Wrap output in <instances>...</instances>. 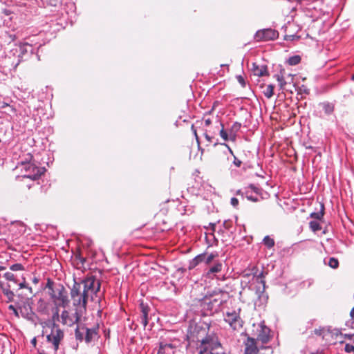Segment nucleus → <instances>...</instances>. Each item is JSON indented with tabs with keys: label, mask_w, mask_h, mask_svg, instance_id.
<instances>
[{
	"label": "nucleus",
	"mask_w": 354,
	"mask_h": 354,
	"mask_svg": "<svg viewBox=\"0 0 354 354\" xmlns=\"http://www.w3.org/2000/svg\"><path fill=\"white\" fill-rule=\"evenodd\" d=\"M100 288V283L94 277H88L80 283L75 281L71 290V297L73 305L80 309H85L88 299H93Z\"/></svg>",
	"instance_id": "f257e3e1"
},
{
	"label": "nucleus",
	"mask_w": 354,
	"mask_h": 354,
	"mask_svg": "<svg viewBox=\"0 0 354 354\" xmlns=\"http://www.w3.org/2000/svg\"><path fill=\"white\" fill-rule=\"evenodd\" d=\"M199 350V354H229L216 340L207 338L202 341Z\"/></svg>",
	"instance_id": "f03ea898"
},
{
	"label": "nucleus",
	"mask_w": 354,
	"mask_h": 354,
	"mask_svg": "<svg viewBox=\"0 0 354 354\" xmlns=\"http://www.w3.org/2000/svg\"><path fill=\"white\" fill-rule=\"evenodd\" d=\"M17 169L24 172L22 177L31 180L37 179L44 172V168H39L31 162H21Z\"/></svg>",
	"instance_id": "7ed1b4c3"
},
{
	"label": "nucleus",
	"mask_w": 354,
	"mask_h": 354,
	"mask_svg": "<svg viewBox=\"0 0 354 354\" xmlns=\"http://www.w3.org/2000/svg\"><path fill=\"white\" fill-rule=\"evenodd\" d=\"M251 335L262 343H266L270 339V329L263 323L254 324Z\"/></svg>",
	"instance_id": "20e7f679"
},
{
	"label": "nucleus",
	"mask_w": 354,
	"mask_h": 354,
	"mask_svg": "<svg viewBox=\"0 0 354 354\" xmlns=\"http://www.w3.org/2000/svg\"><path fill=\"white\" fill-rule=\"evenodd\" d=\"M51 297L54 299V302L58 306L66 307L68 304L67 293L63 287L53 290Z\"/></svg>",
	"instance_id": "39448f33"
},
{
	"label": "nucleus",
	"mask_w": 354,
	"mask_h": 354,
	"mask_svg": "<svg viewBox=\"0 0 354 354\" xmlns=\"http://www.w3.org/2000/svg\"><path fill=\"white\" fill-rule=\"evenodd\" d=\"M81 310V309H80ZM80 317L79 310L76 308L74 311L64 310L61 314L62 322L68 326H72L77 323Z\"/></svg>",
	"instance_id": "423d86ee"
},
{
	"label": "nucleus",
	"mask_w": 354,
	"mask_h": 354,
	"mask_svg": "<svg viewBox=\"0 0 354 354\" xmlns=\"http://www.w3.org/2000/svg\"><path fill=\"white\" fill-rule=\"evenodd\" d=\"M225 320L234 330H239L242 327V321L239 314L235 311L227 313Z\"/></svg>",
	"instance_id": "0eeeda50"
},
{
	"label": "nucleus",
	"mask_w": 354,
	"mask_h": 354,
	"mask_svg": "<svg viewBox=\"0 0 354 354\" xmlns=\"http://www.w3.org/2000/svg\"><path fill=\"white\" fill-rule=\"evenodd\" d=\"M63 337V333L57 328H53L50 334L47 335V339L49 342H52L55 349H57L59 344Z\"/></svg>",
	"instance_id": "6e6552de"
},
{
	"label": "nucleus",
	"mask_w": 354,
	"mask_h": 354,
	"mask_svg": "<svg viewBox=\"0 0 354 354\" xmlns=\"http://www.w3.org/2000/svg\"><path fill=\"white\" fill-rule=\"evenodd\" d=\"M84 333H85V340L86 342H91L96 335V332L94 329L80 328L79 326L76 328V335L78 338L81 339L82 335Z\"/></svg>",
	"instance_id": "1a4fd4ad"
},
{
	"label": "nucleus",
	"mask_w": 354,
	"mask_h": 354,
	"mask_svg": "<svg viewBox=\"0 0 354 354\" xmlns=\"http://www.w3.org/2000/svg\"><path fill=\"white\" fill-rule=\"evenodd\" d=\"M245 354H257L258 348L256 346L255 339L254 337H248L245 343Z\"/></svg>",
	"instance_id": "9d476101"
},
{
	"label": "nucleus",
	"mask_w": 354,
	"mask_h": 354,
	"mask_svg": "<svg viewBox=\"0 0 354 354\" xmlns=\"http://www.w3.org/2000/svg\"><path fill=\"white\" fill-rule=\"evenodd\" d=\"M256 36L259 39L270 40L274 39L277 37V33L272 29H266L258 31Z\"/></svg>",
	"instance_id": "9b49d317"
},
{
	"label": "nucleus",
	"mask_w": 354,
	"mask_h": 354,
	"mask_svg": "<svg viewBox=\"0 0 354 354\" xmlns=\"http://www.w3.org/2000/svg\"><path fill=\"white\" fill-rule=\"evenodd\" d=\"M252 72L256 76L261 77L266 75L267 66L265 65H259L257 63H253L251 68Z\"/></svg>",
	"instance_id": "f8f14e48"
},
{
	"label": "nucleus",
	"mask_w": 354,
	"mask_h": 354,
	"mask_svg": "<svg viewBox=\"0 0 354 354\" xmlns=\"http://www.w3.org/2000/svg\"><path fill=\"white\" fill-rule=\"evenodd\" d=\"M221 269L222 264L221 263H217L209 269L205 275L209 278H212L216 273L221 272Z\"/></svg>",
	"instance_id": "ddd939ff"
},
{
	"label": "nucleus",
	"mask_w": 354,
	"mask_h": 354,
	"mask_svg": "<svg viewBox=\"0 0 354 354\" xmlns=\"http://www.w3.org/2000/svg\"><path fill=\"white\" fill-rule=\"evenodd\" d=\"M220 136L221 137L225 140V141H227L228 140H231L232 141H234L235 140V138H236V136H235V133H232V132H230V133H227L225 130H224V128L223 127H222V129H221L220 131Z\"/></svg>",
	"instance_id": "4468645a"
},
{
	"label": "nucleus",
	"mask_w": 354,
	"mask_h": 354,
	"mask_svg": "<svg viewBox=\"0 0 354 354\" xmlns=\"http://www.w3.org/2000/svg\"><path fill=\"white\" fill-rule=\"evenodd\" d=\"M205 260V254H200L194 258L190 263V268H194L199 263L203 262Z\"/></svg>",
	"instance_id": "2eb2a0df"
},
{
	"label": "nucleus",
	"mask_w": 354,
	"mask_h": 354,
	"mask_svg": "<svg viewBox=\"0 0 354 354\" xmlns=\"http://www.w3.org/2000/svg\"><path fill=\"white\" fill-rule=\"evenodd\" d=\"M323 109L326 114H330L334 111V104L329 102H324L322 104Z\"/></svg>",
	"instance_id": "dca6fc26"
},
{
	"label": "nucleus",
	"mask_w": 354,
	"mask_h": 354,
	"mask_svg": "<svg viewBox=\"0 0 354 354\" xmlns=\"http://www.w3.org/2000/svg\"><path fill=\"white\" fill-rule=\"evenodd\" d=\"M141 308H142V322L143 325L145 326L147 323V315H148V310L146 306L143 305V304H141Z\"/></svg>",
	"instance_id": "f3484780"
},
{
	"label": "nucleus",
	"mask_w": 354,
	"mask_h": 354,
	"mask_svg": "<svg viewBox=\"0 0 354 354\" xmlns=\"http://www.w3.org/2000/svg\"><path fill=\"white\" fill-rule=\"evenodd\" d=\"M0 287L2 288L4 294L10 299L13 297L14 294L13 292L10 290V288H11V285H8V287H4L3 283L0 281Z\"/></svg>",
	"instance_id": "a211bd4d"
},
{
	"label": "nucleus",
	"mask_w": 354,
	"mask_h": 354,
	"mask_svg": "<svg viewBox=\"0 0 354 354\" xmlns=\"http://www.w3.org/2000/svg\"><path fill=\"white\" fill-rule=\"evenodd\" d=\"M275 77L277 78V82H279L280 88H283L286 84V82L285 81L282 72L281 71L280 74L276 75Z\"/></svg>",
	"instance_id": "6ab92c4d"
},
{
	"label": "nucleus",
	"mask_w": 354,
	"mask_h": 354,
	"mask_svg": "<svg viewBox=\"0 0 354 354\" xmlns=\"http://www.w3.org/2000/svg\"><path fill=\"white\" fill-rule=\"evenodd\" d=\"M3 277L7 281L12 282L14 284H17V280H16L15 277L12 272H6L3 274Z\"/></svg>",
	"instance_id": "aec40b11"
},
{
	"label": "nucleus",
	"mask_w": 354,
	"mask_h": 354,
	"mask_svg": "<svg viewBox=\"0 0 354 354\" xmlns=\"http://www.w3.org/2000/svg\"><path fill=\"white\" fill-rule=\"evenodd\" d=\"M274 86L272 84H269L267 86L266 91L264 92L265 95L270 98L273 95Z\"/></svg>",
	"instance_id": "412c9836"
},
{
	"label": "nucleus",
	"mask_w": 354,
	"mask_h": 354,
	"mask_svg": "<svg viewBox=\"0 0 354 354\" xmlns=\"http://www.w3.org/2000/svg\"><path fill=\"white\" fill-rule=\"evenodd\" d=\"M301 58L299 56L296 55L291 57L288 59V63L290 65H296L300 62Z\"/></svg>",
	"instance_id": "4be33fe9"
},
{
	"label": "nucleus",
	"mask_w": 354,
	"mask_h": 354,
	"mask_svg": "<svg viewBox=\"0 0 354 354\" xmlns=\"http://www.w3.org/2000/svg\"><path fill=\"white\" fill-rule=\"evenodd\" d=\"M263 243L267 245L268 248H271L274 245V240L269 236H266L263 239Z\"/></svg>",
	"instance_id": "5701e85b"
},
{
	"label": "nucleus",
	"mask_w": 354,
	"mask_h": 354,
	"mask_svg": "<svg viewBox=\"0 0 354 354\" xmlns=\"http://www.w3.org/2000/svg\"><path fill=\"white\" fill-rule=\"evenodd\" d=\"M339 263L337 259L335 258H330L328 261V266L332 268H337L338 267Z\"/></svg>",
	"instance_id": "b1692460"
},
{
	"label": "nucleus",
	"mask_w": 354,
	"mask_h": 354,
	"mask_svg": "<svg viewBox=\"0 0 354 354\" xmlns=\"http://www.w3.org/2000/svg\"><path fill=\"white\" fill-rule=\"evenodd\" d=\"M322 209L319 212L312 213L311 216L317 219H320L324 215V205H321Z\"/></svg>",
	"instance_id": "393cba45"
},
{
	"label": "nucleus",
	"mask_w": 354,
	"mask_h": 354,
	"mask_svg": "<svg viewBox=\"0 0 354 354\" xmlns=\"http://www.w3.org/2000/svg\"><path fill=\"white\" fill-rule=\"evenodd\" d=\"M310 227L314 232L317 231L321 228L319 224L317 221L310 222Z\"/></svg>",
	"instance_id": "a878e982"
},
{
	"label": "nucleus",
	"mask_w": 354,
	"mask_h": 354,
	"mask_svg": "<svg viewBox=\"0 0 354 354\" xmlns=\"http://www.w3.org/2000/svg\"><path fill=\"white\" fill-rule=\"evenodd\" d=\"M10 268L12 271H18V270H22L24 269V267L20 263H16V264L12 265Z\"/></svg>",
	"instance_id": "bb28decb"
},
{
	"label": "nucleus",
	"mask_w": 354,
	"mask_h": 354,
	"mask_svg": "<svg viewBox=\"0 0 354 354\" xmlns=\"http://www.w3.org/2000/svg\"><path fill=\"white\" fill-rule=\"evenodd\" d=\"M19 288H27L29 290L30 295L32 294V288L28 287L26 286L25 279H23V281H21V283H19Z\"/></svg>",
	"instance_id": "cd10ccee"
},
{
	"label": "nucleus",
	"mask_w": 354,
	"mask_h": 354,
	"mask_svg": "<svg viewBox=\"0 0 354 354\" xmlns=\"http://www.w3.org/2000/svg\"><path fill=\"white\" fill-rule=\"evenodd\" d=\"M215 255L213 254H209L208 256L205 255V260L203 262H205V264H209L214 259Z\"/></svg>",
	"instance_id": "c85d7f7f"
},
{
	"label": "nucleus",
	"mask_w": 354,
	"mask_h": 354,
	"mask_svg": "<svg viewBox=\"0 0 354 354\" xmlns=\"http://www.w3.org/2000/svg\"><path fill=\"white\" fill-rule=\"evenodd\" d=\"M345 351L346 353H352L354 352V346L351 344H346L345 345Z\"/></svg>",
	"instance_id": "c756f323"
},
{
	"label": "nucleus",
	"mask_w": 354,
	"mask_h": 354,
	"mask_svg": "<svg viewBox=\"0 0 354 354\" xmlns=\"http://www.w3.org/2000/svg\"><path fill=\"white\" fill-rule=\"evenodd\" d=\"M299 39V37L296 36V35H286L285 36V39L286 40H290V41H293L295 39Z\"/></svg>",
	"instance_id": "7c9ffc66"
},
{
	"label": "nucleus",
	"mask_w": 354,
	"mask_h": 354,
	"mask_svg": "<svg viewBox=\"0 0 354 354\" xmlns=\"http://www.w3.org/2000/svg\"><path fill=\"white\" fill-rule=\"evenodd\" d=\"M237 81L242 86H244L245 84V80L243 77L241 75H237L236 76Z\"/></svg>",
	"instance_id": "2f4dec72"
},
{
	"label": "nucleus",
	"mask_w": 354,
	"mask_h": 354,
	"mask_svg": "<svg viewBox=\"0 0 354 354\" xmlns=\"http://www.w3.org/2000/svg\"><path fill=\"white\" fill-rule=\"evenodd\" d=\"M246 194H247L246 197H247V198H248V200L252 201H253V202H256V201H258V198H254V197H253L252 196L249 195V190H248V191H247Z\"/></svg>",
	"instance_id": "473e14b6"
},
{
	"label": "nucleus",
	"mask_w": 354,
	"mask_h": 354,
	"mask_svg": "<svg viewBox=\"0 0 354 354\" xmlns=\"http://www.w3.org/2000/svg\"><path fill=\"white\" fill-rule=\"evenodd\" d=\"M231 204L234 206V207H236L237 206V205L239 204V201L237 198H231Z\"/></svg>",
	"instance_id": "72a5a7b5"
},
{
	"label": "nucleus",
	"mask_w": 354,
	"mask_h": 354,
	"mask_svg": "<svg viewBox=\"0 0 354 354\" xmlns=\"http://www.w3.org/2000/svg\"><path fill=\"white\" fill-rule=\"evenodd\" d=\"M234 164L236 166V167H240L241 165V161L238 160L236 157H234Z\"/></svg>",
	"instance_id": "f704fd0d"
},
{
	"label": "nucleus",
	"mask_w": 354,
	"mask_h": 354,
	"mask_svg": "<svg viewBox=\"0 0 354 354\" xmlns=\"http://www.w3.org/2000/svg\"><path fill=\"white\" fill-rule=\"evenodd\" d=\"M249 189H251V191L254 192V193L259 194V189L253 185L250 186Z\"/></svg>",
	"instance_id": "c9c22d12"
},
{
	"label": "nucleus",
	"mask_w": 354,
	"mask_h": 354,
	"mask_svg": "<svg viewBox=\"0 0 354 354\" xmlns=\"http://www.w3.org/2000/svg\"><path fill=\"white\" fill-rule=\"evenodd\" d=\"M204 122H205V126H209L212 122H211V120L208 118V119H205Z\"/></svg>",
	"instance_id": "e433bc0d"
},
{
	"label": "nucleus",
	"mask_w": 354,
	"mask_h": 354,
	"mask_svg": "<svg viewBox=\"0 0 354 354\" xmlns=\"http://www.w3.org/2000/svg\"><path fill=\"white\" fill-rule=\"evenodd\" d=\"M233 129H234L235 130H238L239 128H240V124H237V123H235L234 125H233Z\"/></svg>",
	"instance_id": "4c0bfd02"
},
{
	"label": "nucleus",
	"mask_w": 354,
	"mask_h": 354,
	"mask_svg": "<svg viewBox=\"0 0 354 354\" xmlns=\"http://www.w3.org/2000/svg\"><path fill=\"white\" fill-rule=\"evenodd\" d=\"M6 106H9V105L7 103H5V102H2L1 104L0 105L1 108H5Z\"/></svg>",
	"instance_id": "58836bf2"
},
{
	"label": "nucleus",
	"mask_w": 354,
	"mask_h": 354,
	"mask_svg": "<svg viewBox=\"0 0 354 354\" xmlns=\"http://www.w3.org/2000/svg\"><path fill=\"white\" fill-rule=\"evenodd\" d=\"M192 129H193L194 131V136L196 137V140L198 141V136H197V133H196V131L194 129V127L192 126Z\"/></svg>",
	"instance_id": "ea45409f"
},
{
	"label": "nucleus",
	"mask_w": 354,
	"mask_h": 354,
	"mask_svg": "<svg viewBox=\"0 0 354 354\" xmlns=\"http://www.w3.org/2000/svg\"><path fill=\"white\" fill-rule=\"evenodd\" d=\"M350 315L352 318L354 317V307L351 310Z\"/></svg>",
	"instance_id": "a19ab883"
},
{
	"label": "nucleus",
	"mask_w": 354,
	"mask_h": 354,
	"mask_svg": "<svg viewBox=\"0 0 354 354\" xmlns=\"http://www.w3.org/2000/svg\"><path fill=\"white\" fill-rule=\"evenodd\" d=\"M224 145H225V147H227V149H229V151H230V153L231 154H232V155H233V151H232V150L229 147V146H228L227 145H226V144H224Z\"/></svg>",
	"instance_id": "79ce46f5"
},
{
	"label": "nucleus",
	"mask_w": 354,
	"mask_h": 354,
	"mask_svg": "<svg viewBox=\"0 0 354 354\" xmlns=\"http://www.w3.org/2000/svg\"><path fill=\"white\" fill-rule=\"evenodd\" d=\"M205 138L208 141H211V138L207 134H205Z\"/></svg>",
	"instance_id": "37998d69"
},
{
	"label": "nucleus",
	"mask_w": 354,
	"mask_h": 354,
	"mask_svg": "<svg viewBox=\"0 0 354 354\" xmlns=\"http://www.w3.org/2000/svg\"><path fill=\"white\" fill-rule=\"evenodd\" d=\"M335 335H336L337 336H338L339 335L340 336L342 335V334H341L340 333H339V330H335Z\"/></svg>",
	"instance_id": "c03bdc74"
},
{
	"label": "nucleus",
	"mask_w": 354,
	"mask_h": 354,
	"mask_svg": "<svg viewBox=\"0 0 354 354\" xmlns=\"http://www.w3.org/2000/svg\"><path fill=\"white\" fill-rule=\"evenodd\" d=\"M32 281L35 283H37L38 282V279L36 277H35Z\"/></svg>",
	"instance_id": "a18cd8bd"
},
{
	"label": "nucleus",
	"mask_w": 354,
	"mask_h": 354,
	"mask_svg": "<svg viewBox=\"0 0 354 354\" xmlns=\"http://www.w3.org/2000/svg\"><path fill=\"white\" fill-rule=\"evenodd\" d=\"M10 110L12 112H15L16 111V109L14 107H12V106H10Z\"/></svg>",
	"instance_id": "49530a36"
},
{
	"label": "nucleus",
	"mask_w": 354,
	"mask_h": 354,
	"mask_svg": "<svg viewBox=\"0 0 354 354\" xmlns=\"http://www.w3.org/2000/svg\"><path fill=\"white\" fill-rule=\"evenodd\" d=\"M35 342H36V340H35V339H34L32 340V344H35Z\"/></svg>",
	"instance_id": "de8ad7c7"
},
{
	"label": "nucleus",
	"mask_w": 354,
	"mask_h": 354,
	"mask_svg": "<svg viewBox=\"0 0 354 354\" xmlns=\"http://www.w3.org/2000/svg\"><path fill=\"white\" fill-rule=\"evenodd\" d=\"M160 353H161V348L159 350L158 354H160Z\"/></svg>",
	"instance_id": "09e8293b"
},
{
	"label": "nucleus",
	"mask_w": 354,
	"mask_h": 354,
	"mask_svg": "<svg viewBox=\"0 0 354 354\" xmlns=\"http://www.w3.org/2000/svg\"><path fill=\"white\" fill-rule=\"evenodd\" d=\"M352 80H354V75L352 76Z\"/></svg>",
	"instance_id": "8fccbe9b"
},
{
	"label": "nucleus",
	"mask_w": 354,
	"mask_h": 354,
	"mask_svg": "<svg viewBox=\"0 0 354 354\" xmlns=\"http://www.w3.org/2000/svg\"><path fill=\"white\" fill-rule=\"evenodd\" d=\"M3 268H2V267H0V270H3Z\"/></svg>",
	"instance_id": "3c124183"
}]
</instances>
